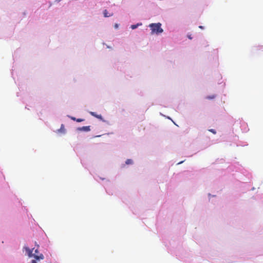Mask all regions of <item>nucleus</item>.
<instances>
[{
  "label": "nucleus",
  "instance_id": "obj_1",
  "mask_svg": "<svg viewBox=\"0 0 263 263\" xmlns=\"http://www.w3.org/2000/svg\"><path fill=\"white\" fill-rule=\"evenodd\" d=\"M24 249L27 252L28 255L29 257L33 256L36 260L43 259L44 258V256L42 254H41L40 255L37 254L39 253L38 249L34 250V254H32V251L34 249L31 250L27 247H24Z\"/></svg>",
  "mask_w": 263,
  "mask_h": 263
},
{
  "label": "nucleus",
  "instance_id": "obj_2",
  "mask_svg": "<svg viewBox=\"0 0 263 263\" xmlns=\"http://www.w3.org/2000/svg\"><path fill=\"white\" fill-rule=\"evenodd\" d=\"M161 24L160 23H152L149 24V27L151 28L152 30V34H159L163 32V30L161 27Z\"/></svg>",
  "mask_w": 263,
  "mask_h": 263
},
{
  "label": "nucleus",
  "instance_id": "obj_3",
  "mask_svg": "<svg viewBox=\"0 0 263 263\" xmlns=\"http://www.w3.org/2000/svg\"><path fill=\"white\" fill-rule=\"evenodd\" d=\"M79 130L81 131H85V132H88L90 131V126H83L82 127H80L78 128Z\"/></svg>",
  "mask_w": 263,
  "mask_h": 263
},
{
  "label": "nucleus",
  "instance_id": "obj_4",
  "mask_svg": "<svg viewBox=\"0 0 263 263\" xmlns=\"http://www.w3.org/2000/svg\"><path fill=\"white\" fill-rule=\"evenodd\" d=\"M90 114H91V115H92L93 116H95V117H97V118H98V119H102V116H101V115H96V114H95V112H90Z\"/></svg>",
  "mask_w": 263,
  "mask_h": 263
},
{
  "label": "nucleus",
  "instance_id": "obj_5",
  "mask_svg": "<svg viewBox=\"0 0 263 263\" xmlns=\"http://www.w3.org/2000/svg\"><path fill=\"white\" fill-rule=\"evenodd\" d=\"M71 119L74 121H76L78 122H80L84 121L83 119H76L75 117H71Z\"/></svg>",
  "mask_w": 263,
  "mask_h": 263
},
{
  "label": "nucleus",
  "instance_id": "obj_6",
  "mask_svg": "<svg viewBox=\"0 0 263 263\" xmlns=\"http://www.w3.org/2000/svg\"><path fill=\"white\" fill-rule=\"evenodd\" d=\"M133 160H132V159H127V160H126V162H125V163H126V164H127V165H128V164H133Z\"/></svg>",
  "mask_w": 263,
  "mask_h": 263
},
{
  "label": "nucleus",
  "instance_id": "obj_7",
  "mask_svg": "<svg viewBox=\"0 0 263 263\" xmlns=\"http://www.w3.org/2000/svg\"><path fill=\"white\" fill-rule=\"evenodd\" d=\"M215 97H216V96L213 95L208 96L206 97V99H208V100H211V99H214Z\"/></svg>",
  "mask_w": 263,
  "mask_h": 263
},
{
  "label": "nucleus",
  "instance_id": "obj_8",
  "mask_svg": "<svg viewBox=\"0 0 263 263\" xmlns=\"http://www.w3.org/2000/svg\"><path fill=\"white\" fill-rule=\"evenodd\" d=\"M139 25H141V24H137L136 25H132L131 26L130 28L132 29H135L137 28L138 27V26H139Z\"/></svg>",
  "mask_w": 263,
  "mask_h": 263
},
{
  "label": "nucleus",
  "instance_id": "obj_9",
  "mask_svg": "<svg viewBox=\"0 0 263 263\" xmlns=\"http://www.w3.org/2000/svg\"><path fill=\"white\" fill-rule=\"evenodd\" d=\"M103 13H104V15L105 17H108L109 16H111L112 15V14H109V15H108V12H107V11L106 10H105L103 12Z\"/></svg>",
  "mask_w": 263,
  "mask_h": 263
},
{
  "label": "nucleus",
  "instance_id": "obj_10",
  "mask_svg": "<svg viewBox=\"0 0 263 263\" xmlns=\"http://www.w3.org/2000/svg\"><path fill=\"white\" fill-rule=\"evenodd\" d=\"M209 131L211 133H212L213 134H215L216 133V132L215 129H209Z\"/></svg>",
  "mask_w": 263,
  "mask_h": 263
},
{
  "label": "nucleus",
  "instance_id": "obj_11",
  "mask_svg": "<svg viewBox=\"0 0 263 263\" xmlns=\"http://www.w3.org/2000/svg\"><path fill=\"white\" fill-rule=\"evenodd\" d=\"M31 263H37L35 260H32Z\"/></svg>",
  "mask_w": 263,
  "mask_h": 263
},
{
  "label": "nucleus",
  "instance_id": "obj_12",
  "mask_svg": "<svg viewBox=\"0 0 263 263\" xmlns=\"http://www.w3.org/2000/svg\"><path fill=\"white\" fill-rule=\"evenodd\" d=\"M188 37H189L190 39H191V40L192 39V37H191V35H188Z\"/></svg>",
  "mask_w": 263,
  "mask_h": 263
},
{
  "label": "nucleus",
  "instance_id": "obj_13",
  "mask_svg": "<svg viewBox=\"0 0 263 263\" xmlns=\"http://www.w3.org/2000/svg\"><path fill=\"white\" fill-rule=\"evenodd\" d=\"M199 28H200L202 29V28H203V27H202V26H199Z\"/></svg>",
  "mask_w": 263,
  "mask_h": 263
},
{
  "label": "nucleus",
  "instance_id": "obj_14",
  "mask_svg": "<svg viewBox=\"0 0 263 263\" xmlns=\"http://www.w3.org/2000/svg\"><path fill=\"white\" fill-rule=\"evenodd\" d=\"M115 27H118V25L116 24V25H115Z\"/></svg>",
  "mask_w": 263,
  "mask_h": 263
},
{
  "label": "nucleus",
  "instance_id": "obj_15",
  "mask_svg": "<svg viewBox=\"0 0 263 263\" xmlns=\"http://www.w3.org/2000/svg\"><path fill=\"white\" fill-rule=\"evenodd\" d=\"M57 1L58 2H60V0H57Z\"/></svg>",
  "mask_w": 263,
  "mask_h": 263
}]
</instances>
